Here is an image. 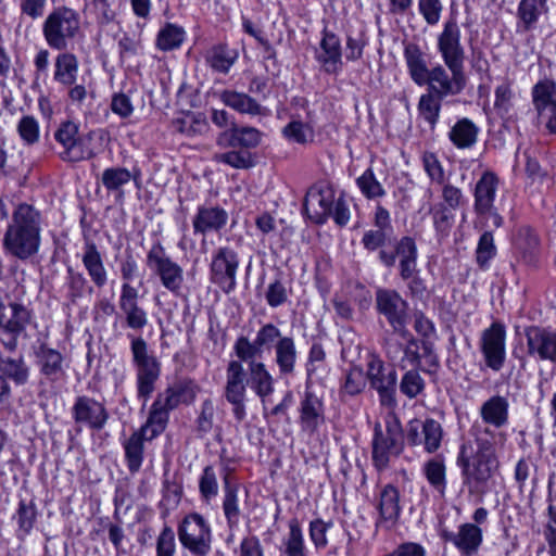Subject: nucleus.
<instances>
[{"mask_svg": "<svg viewBox=\"0 0 556 556\" xmlns=\"http://www.w3.org/2000/svg\"><path fill=\"white\" fill-rule=\"evenodd\" d=\"M506 419H477L462 438L456 465L460 468L463 485L470 494H483L489 481L500 468L494 430Z\"/></svg>", "mask_w": 556, "mask_h": 556, "instance_id": "f257e3e1", "label": "nucleus"}, {"mask_svg": "<svg viewBox=\"0 0 556 556\" xmlns=\"http://www.w3.org/2000/svg\"><path fill=\"white\" fill-rule=\"evenodd\" d=\"M41 215L33 205L18 204L3 237L5 250L18 260L34 256L40 247Z\"/></svg>", "mask_w": 556, "mask_h": 556, "instance_id": "f03ea898", "label": "nucleus"}, {"mask_svg": "<svg viewBox=\"0 0 556 556\" xmlns=\"http://www.w3.org/2000/svg\"><path fill=\"white\" fill-rule=\"evenodd\" d=\"M42 36L49 48L64 51L81 33L80 15L73 8L61 5L51 10L41 25Z\"/></svg>", "mask_w": 556, "mask_h": 556, "instance_id": "7ed1b4c3", "label": "nucleus"}, {"mask_svg": "<svg viewBox=\"0 0 556 556\" xmlns=\"http://www.w3.org/2000/svg\"><path fill=\"white\" fill-rule=\"evenodd\" d=\"M404 434L400 419H382L374 425L372 463L379 470H384L392 456L403 450Z\"/></svg>", "mask_w": 556, "mask_h": 556, "instance_id": "20e7f679", "label": "nucleus"}, {"mask_svg": "<svg viewBox=\"0 0 556 556\" xmlns=\"http://www.w3.org/2000/svg\"><path fill=\"white\" fill-rule=\"evenodd\" d=\"M130 338L132 364L136 367L137 391L140 397H148L161 376V363L151 354L146 340L141 337Z\"/></svg>", "mask_w": 556, "mask_h": 556, "instance_id": "39448f33", "label": "nucleus"}, {"mask_svg": "<svg viewBox=\"0 0 556 556\" xmlns=\"http://www.w3.org/2000/svg\"><path fill=\"white\" fill-rule=\"evenodd\" d=\"M180 544L192 555L205 556L212 548V530L208 521L198 513L184 517L177 529Z\"/></svg>", "mask_w": 556, "mask_h": 556, "instance_id": "423d86ee", "label": "nucleus"}, {"mask_svg": "<svg viewBox=\"0 0 556 556\" xmlns=\"http://www.w3.org/2000/svg\"><path fill=\"white\" fill-rule=\"evenodd\" d=\"M147 266L160 278L166 290L176 296L181 295L184 269L166 254L161 242L154 243L148 251Z\"/></svg>", "mask_w": 556, "mask_h": 556, "instance_id": "0eeeda50", "label": "nucleus"}, {"mask_svg": "<svg viewBox=\"0 0 556 556\" xmlns=\"http://www.w3.org/2000/svg\"><path fill=\"white\" fill-rule=\"evenodd\" d=\"M366 377L380 399L382 406L393 409L396 406L395 391L397 375L394 368L387 367L381 358L370 355Z\"/></svg>", "mask_w": 556, "mask_h": 556, "instance_id": "6e6552de", "label": "nucleus"}, {"mask_svg": "<svg viewBox=\"0 0 556 556\" xmlns=\"http://www.w3.org/2000/svg\"><path fill=\"white\" fill-rule=\"evenodd\" d=\"M437 65L427 74L425 85L428 86L427 92L439 98L445 99L459 94L466 86L464 67L456 65Z\"/></svg>", "mask_w": 556, "mask_h": 556, "instance_id": "1a4fd4ad", "label": "nucleus"}, {"mask_svg": "<svg viewBox=\"0 0 556 556\" xmlns=\"http://www.w3.org/2000/svg\"><path fill=\"white\" fill-rule=\"evenodd\" d=\"M239 255L230 247H219L212 256L210 265L211 281L225 293H230L237 286Z\"/></svg>", "mask_w": 556, "mask_h": 556, "instance_id": "9d476101", "label": "nucleus"}, {"mask_svg": "<svg viewBox=\"0 0 556 556\" xmlns=\"http://www.w3.org/2000/svg\"><path fill=\"white\" fill-rule=\"evenodd\" d=\"M437 49L445 65L464 67L466 52L462 43L460 27L454 15H450L443 23L437 37Z\"/></svg>", "mask_w": 556, "mask_h": 556, "instance_id": "9b49d317", "label": "nucleus"}, {"mask_svg": "<svg viewBox=\"0 0 556 556\" xmlns=\"http://www.w3.org/2000/svg\"><path fill=\"white\" fill-rule=\"evenodd\" d=\"M54 139L59 144L56 153L62 161L76 163L94 156L92 150L84 148L79 127L72 121L60 124L54 131Z\"/></svg>", "mask_w": 556, "mask_h": 556, "instance_id": "f8f14e48", "label": "nucleus"}, {"mask_svg": "<svg viewBox=\"0 0 556 556\" xmlns=\"http://www.w3.org/2000/svg\"><path fill=\"white\" fill-rule=\"evenodd\" d=\"M376 307L384 316L394 332L403 333L408 320V303L393 289L376 291Z\"/></svg>", "mask_w": 556, "mask_h": 556, "instance_id": "ddd939ff", "label": "nucleus"}, {"mask_svg": "<svg viewBox=\"0 0 556 556\" xmlns=\"http://www.w3.org/2000/svg\"><path fill=\"white\" fill-rule=\"evenodd\" d=\"M480 351L485 365L494 371H500L506 359V328L502 323L494 321L481 332Z\"/></svg>", "mask_w": 556, "mask_h": 556, "instance_id": "4468645a", "label": "nucleus"}, {"mask_svg": "<svg viewBox=\"0 0 556 556\" xmlns=\"http://www.w3.org/2000/svg\"><path fill=\"white\" fill-rule=\"evenodd\" d=\"M198 387L189 379H181L168 386L163 392L157 394L152 405L149 417L168 415L180 404L191 403L197 394Z\"/></svg>", "mask_w": 556, "mask_h": 556, "instance_id": "2eb2a0df", "label": "nucleus"}, {"mask_svg": "<svg viewBox=\"0 0 556 556\" xmlns=\"http://www.w3.org/2000/svg\"><path fill=\"white\" fill-rule=\"evenodd\" d=\"M334 190L327 182H317L306 192L303 208L307 217L315 224L321 225L332 214Z\"/></svg>", "mask_w": 556, "mask_h": 556, "instance_id": "dca6fc26", "label": "nucleus"}, {"mask_svg": "<svg viewBox=\"0 0 556 556\" xmlns=\"http://www.w3.org/2000/svg\"><path fill=\"white\" fill-rule=\"evenodd\" d=\"M532 101L540 123L551 134H556V84L549 79L536 83L532 88Z\"/></svg>", "mask_w": 556, "mask_h": 556, "instance_id": "f3484780", "label": "nucleus"}, {"mask_svg": "<svg viewBox=\"0 0 556 556\" xmlns=\"http://www.w3.org/2000/svg\"><path fill=\"white\" fill-rule=\"evenodd\" d=\"M443 430L435 419H410L406 429V439L412 445H424L427 453H434L441 446Z\"/></svg>", "mask_w": 556, "mask_h": 556, "instance_id": "a211bd4d", "label": "nucleus"}, {"mask_svg": "<svg viewBox=\"0 0 556 556\" xmlns=\"http://www.w3.org/2000/svg\"><path fill=\"white\" fill-rule=\"evenodd\" d=\"M247 382V371L241 362L230 361L226 369L225 396L237 417L244 414Z\"/></svg>", "mask_w": 556, "mask_h": 556, "instance_id": "6ab92c4d", "label": "nucleus"}, {"mask_svg": "<svg viewBox=\"0 0 556 556\" xmlns=\"http://www.w3.org/2000/svg\"><path fill=\"white\" fill-rule=\"evenodd\" d=\"M527 353L541 361L556 364V332L547 328L531 326L525 329Z\"/></svg>", "mask_w": 556, "mask_h": 556, "instance_id": "aec40b11", "label": "nucleus"}, {"mask_svg": "<svg viewBox=\"0 0 556 556\" xmlns=\"http://www.w3.org/2000/svg\"><path fill=\"white\" fill-rule=\"evenodd\" d=\"M441 538L452 543L463 556H475L483 543V530L478 525L464 522L456 532L442 530Z\"/></svg>", "mask_w": 556, "mask_h": 556, "instance_id": "412c9836", "label": "nucleus"}, {"mask_svg": "<svg viewBox=\"0 0 556 556\" xmlns=\"http://www.w3.org/2000/svg\"><path fill=\"white\" fill-rule=\"evenodd\" d=\"M263 134L255 127L237 126L231 123V128L220 132L216 139V143L223 149H240L250 150L261 144Z\"/></svg>", "mask_w": 556, "mask_h": 556, "instance_id": "4be33fe9", "label": "nucleus"}, {"mask_svg": "<svg viewBox=\"0 0 556 556\" xmlns=\"http://www.w3.org/2000/svg\"><path fill=\"white\" fill-rule=\"evenodd\" d=\"M228 223V213L219 205H200L192 218L194 235L218 232Z\"/></svg>", "mask_w": 556, "mask_h": 556, "instance_id": "5701e85b", "label": "nucleus"}, {"mask_svg": "<svg viewBox=\"0 0 556 556\" xmlns=\"http://www.w3.org/2000/svg\"><path fill=\"white\" fill-rule=\"evenodd\" d=\"M317 62L327 74H338L342 70V49L340 38L332 31L324 29Z\"/></svg>", "mask_w": 556, "mask_h": 556, "instance_id": "b1692460", "label": "nucleus"}, {"mask_svg": "<svg viewBox=\"0 0 556 556\" xmlns=\"http://www.w3.org/2000/svg\"><path fill=\"white\" fill-rule=\"evenodd\" d=\"M500 179L492 170H484L473 190V208L476 213L490 212L494 205Z\"/></svg>", "mask_w": 556, "mask_h": 556, "instance_id": "393cba45", "label": "nucleus"}, {"mask_svg": "<svg viewBox=\"0 0 556 556\" xmlns=\"http://www.w3.org/2000/svg\"><path fill=\"white\" fill-rule=\"evenodd\" d=\"M140 177V170L134 168L129 170L125 167L113 166L103 170L101 182L108 192L114 193L117 200H123L125 192L124 187L131 180L137 182Z\"/></svg>", "mask_w": 556, "mask_h": 556, "instance_id": "a878e982", "label": "nucleus"}, {"mask_svg": "<svg viewBox=\"0 0 556 556\" xmlns=\"http://www.w3.org/2000/svg\"><path fill=\"white\" fill-rule=\"evenodd\" d=\"M83 265L93 285L103 288L108 282V270L94 242H87L81 254Z\"/></svg>", "mask_w": 556, "mask_h": 556, "instance_id": "bb28decb", "label": "nucleus"}, {"mask_svg": "<svg viewBox=\"0 0 556 556\" xmlns=\"http://www.w3.org/2000/svg\"><path fill=\"white\" fill-rule=\"evenodd\" d=\"M298 352L294 339L285 336L274 349V362L280 377H290L295 372Z\"/></svg>", "mask_w": 556, "mask_h": 556, "instance_id": "cd10ccee", "label": "nucleus"}, {"mask_svg": "<svg viewBox=\"0 0 556 556\" xmlns=\"http://www.w3.org/2000/svg\"><path fill=\"white\" fill-rule=\"evenodd\" d=\"M404 59L412 80L418 85L424 86L427 74L430 72L428 68L426 54L415 42L404 43Z\"/></svg>", "mask_w": 556, "mask_h": 556, "instance_id": "c85d7f7f", "label": "nucleus"}, {"mask_svg": "<svg viewBox=\"0 0 556 556\" xmlns=\"http://www.w3.org/2000/svg\"><path fill=\"white\" fill-rule=\"evenodd\" d=\"M204 60L212 71L226 75L238 60V52L225 43H217L205 51Z\"/></svg>", "mask_w": 556, "mask_h": 556, "instance_id": "c756f323", "label": "nucleus"}, {"mask_svg": "<svg viewBox=\"0 0 556 556\" xmlns=\"http://www.w3.org/2000/svg\"><path fill=\"white\" fill-rule=\"evenodd\" d=\"M396 255L400 258L399 269L403 280H407L417 270L418 250L412 237H402L395 244Z\"/></svg>", "mask_w": 556, "mask_h": 556, "instance_id": "7c9ffc66", "label": "nucleus"}, {"mask_svg": "<svg viewBox=\"0 0 556 556\" xmlns=\"http://www.w3.org/2000/svg\"><path fill=\"white\" fill-rule=\"evenodd\" d=\"M53 79L63 86H73L78 75V59L74 53L65 50L54 59Z\"/></svg>", "mask_w": 556, "mask_h": 556, "instance_id": "2f4dec72", "label": "nucleus"}, {"mask_svg": "<svg viewBox=\"0 0 556 556\" xmlns=\"http://www.w3.org/2000/svg\"><path fill=\"white\" fill-rule=\"evenodd\" d=\"M479 128L469 118L458 119L448 132V139L457 149H470L478 140Z\"/></svg>", "mask_w": 556, "mask_h": 556, "instance_id": "473e14b6", "label": "nucleus"}, {"mask_svg": "<svg viewBox=\"0 0 556 556\" xmlns=\"http://www.w3.org/2000/svg\"><path fill=\"white\" fill-rule=\"evenodd\" d=\"M421 471L430 486L440 495H444L447 486L445 458L435 456L426 460Z\"/></svg>", "mask_w": 556, "mask_h": 556, "instance_id": "72a5a7b5", "label": "nucleus"}, {"mask_svg": "<svg viewBox=\"0 0 556 556\" xmlns=\"http://www.w3.org/2000/svg\"><path fill=\"white\" fill-rule=\"evenodd\" d=\"M220 100L225 105L242 114L252 116L264 114V108L247 93L224 90L220 93Z\"/></svg>", "mask_w": 556, "mask_h": 556, "instance_id": "f704fd0d", "label": "nucleus"}, {"mask_svg": "<svg viewBox=\"0 0 556 556\" xmlns=\"http://www.w3.org/2000/svg\"><path fill=\"white\" fill-rule=\"evenodd\" d=\"M546 9V1L542 0H520L517 8V17L519 20L517 27L518 31L532 30L540 15Z\"/></svg>", "mask_w": 556, "mask_h": 556, "instance_id": "c9c22d12", "label": "nucleus"}, {"mask_svg": "<svg viewBox=\"0 0 556 556\" xmlns=\"http://www.w3.org/2000/svg\"><path fill=\"white\" fill-rule=\"evenodd\" d=\"M378 510L380 515L379 521L394 522L400 517V493L394 485L387 484L381 490L378 503Z\"/></svg>", "mask_w": 556, "mask_h": 556, "instance_id": "e433bc0d", "label": "nucleus"}, {"mask_svg": "<svg viewBox=\"0 0 556 556\" xmlns=\"http://www.w3.org/2000/svg\"><path fill=\"white\" fill-rule=\"evenodd\" d=\"M36 357L40 371L49 379L54 380L62 374L63 356L59 351L40 344L36 351Z\"/></svg>", "mask_w": 556, "mask_h": 556, "instance_id": "4c0bfd02", "label": "nucleus"}, {"mask_svg": "<svg viewBox=\"0 0 556 556\" xmlns=\"http://www.w3.org/2000/svg\"><path fill=\"white\" fill-rule=\"evenodd\" d=\"M223 510L228 527L230 529L237 527L239 525L241 515L238 498V488L230 484L228 476L224 477Z\"/></svg>", "mask_w": 556, "mask_h": 556, "instance_id": "58836bf2", "label": "nucleus"}, {"mask_svg": "<svg viewBox=\"0 0 556 556\" xmlns=\"http://www.w3.org/2000/svg\"><path fill=\"white\" fill-rule=\"evenodd\" d=\"M250 379L252 388L261 397L273 392V377L262 362L251 361L249 363Z\"/></svg>", "mask_w": 556, "mask_h": 556, "instance_id": "ea45409f", "label": "nucleus"}, {"mask_svg": "<svg viewBox=\"0 0 556 556\" xmlns=\"http://www.w3.org/2000/svg\"><path fill=\"white\" fill-rule=\"evenodd\" d=\"M443 100L429 92L421 94L419 98L417 105L419 116L429 125L431 130L435 128L439 122Z\"/></svg>", "mask_w": 556, "mask_h": 556, "instance_id": "a19ab883", "label": "nucleus"}, {"mask_svg": "<svg viewBox=\"0 0 556 556\" xmlns=\"http://www.w3.org/2000/svg\"><path fill=\"white\" fill-rule=\"evenodd\" d=\"M214 161L237 169H248L254 166L255 162L251 152L247 150L232 149L227 152L216 153Z\"/></svg>", "mask_w": 556, "mask_h": 556, "instance_id": "79ce46f5", "label": "nucleus"}, {"mask_svg": "<svg viewBox=\"0 0 556 556\" xmlns=\"http://www.w3.org/2000/svg\"><path fill=\"white\" fill-rule=\"evenodd\" d=\"M433 227L439 239L448 237L454 225V214L443 203H438L430 208Z\"/></svg>", "mask_w": 556, "mask_h": 556, "instance_id": "37998d69", "label": "nucleus"}, {"mask_svg": "<svg viewBox=\"0 0 556 556\" xmlns=\"http://www.w3.org/2000/svg\"><path fill=\"white\" fill-rule=\"evenodd\" d=\"M287 556H306L303 532L298 519L289 521V533L283 539Z\"/></svg>", "mask_w": 556, "mask_h": 556, "instance_id": "c03bdc74", "label": "nucleus"}, {"mask_svg": "<svg viewBox=\"0 0 556 556\" xmlns=\"http://www.w3.org/2000/svg\"><path fill=\"white\" fill-rule=\"evenodd\" d=\"M185 30L174 24H166L157 34L156 47L162 51H170L181 46Z\"/></svg>", "mask_w": 556, "mask_h": 556, "instance_id": "a18cd8bd", "label": "nucleus"}, {"mask_svg": "<svg viewBox=\"0 0 556 556\" xmlns=\"http://www.w3.org/2000/svg\"><path fill=\"white\" fill-rule=\"evenodd\" d=\"M283 137L298 144H307L314 140V130L301 121H291L282 128Z\"/></svg>", "mask_w": 556, "mask_h": 556, "instance_id": "49530a36", "label": "nucleus"}, {"mask_svg": "<svg viewBox=\"0 0 556 556\" xmlns=\"http://www.w3.org/2000/svg\"><path fill=\"white\" fill-rule=\"evenodd\" d=\"M356 185L362 194L368 200H375L386 195L383 186L378 181L371 168H367L356 179Z\"/></svg>", "mask_w": 556, "mask_h": 556, "instance_id": "de8ad7c7", "label": "nucleus"}, {"mask_svg": "<svg viewBox=\"0 0 556 556\" xmlns=\"http://www.w3.org/2000/svg\"><path fill=\"white\" fill-rule=\"evenodd\" d=\"M9 333L21 334L25 331L27 325L31 319V312L23 304L18 302H11V308H9Z\"/></svg>", "mask_w": 556, "mask_h": 556, "instance_id": "09e8293b", "label": "nucleus"}, {"mask_svg": "<svg viewBox=\"0 0 556 556\" xmlns=\"http://www.w3.org/2000/svg\"><path fill=\"white\" fill-rule=\"evenodd\" d=\"M67 288V298L71 302H76L77 299L81 298L88 290L92 292V287L88 285L87 278L83 273L74 270L72 267L67 268V276L65 281Z\"/></svg>", "mask_w": 556, "mask_h": 556, "instance_id": "8fccbe9b", "label": "nucleus"}, {"mask_svg": "<svg viewBox=\"0 0 556 556\" xmlns=\"http://www.w3.org/2000/svg\"><path fill=\"white\" fill-rule=\"evenodd\" d=\"M124 450L129 471L138 472L143 462V443L138 440L137 435L131 434L124 443Z\"/></svg>", "mask_w": 556, "mask_h": 556, "instance_id": "3c124183", "label": "nucleus"}, {"mask_svg": "<svg viewBox=\"0 0 556 556\" xmlns=\"http://www.w3.org/2000/svg\"><path fill=\"white\" fill-rule=\"evenodd\" d=\"M37 517V510L34 503H26L21 501L18 504V509L14 516L18 525L20 535L26 536L30 533L34 528L35 521Z\"/></svg>", "mask_w": 556, "mask_h": 556, "instance_id": "603ef678", "label": "nucleus"}, {"mask_svg": "<svg viewBox=\"0 0 556 556\" xmlns=\"http://www.w3.org/2000/svg\"><path fill=\"white\" fill-rule=\"evenodd\" d=\"M496 254V247L491 231H484L479 239L476 250V261L481 268H486Z\"/></svg>", "mask_w": 556, "mask_h": 556, "instance_id": "864d4df0", "label": "nucleus"}, {"mask_svg": "<svg viewBox=\"0 0 556 556\" xmlns=\"http://www.w3.org/2000/svg\"><path fill=\"white\" fill-rule=\"evenodd\" d=\"M280 329L271 324H264L255 336L256 345L260 348L261 352L264 350L275 349L277 342L283 338Z\"/></svg>", "mask_w": 556, "mask_h": 556, "instance_id": "5fc2aeb1", "label": "nucleus"}, {"mask_svg": "<svg viewBox=\"0 0 556 556\" xmlns=\"http://www.w3.org/2000/svg\"><path fill=\"white\" fill-rule=\"evenodd\" d=\"M425 389V380L416 369L407 370L401 379L400 391L409 399L419 395Z\"/></svg>", "mask_w": 556, "mask_h": 556, "instance_id": "6e6d98bb", "label": "nucleus"}, {"mask_svg": "<svg viewBox=\"0 0 556 556\" xmlns=\"http://www.w3.org/2000/svg\"><path fill=\"white\" fill-rule=\"evenodd\" d=\"M17 132L22 141L27 146H33L39 140V123L30 115L23 116L17 123Z\"/></svg>", "mask_w": 556, "mask_h": 556, "instance_id": "4d7b16f0", "label": "nucleus"}, {"mask_svg": "<svg viewBox=\"0 0 556 556\" xmlns=\"http://www.w3.org/2000/svg\"><path fill=\"white\" fill-rule=\"evenodd\" d=\"M443 10L441 0H418V12L429 26H434L440 22Z\"/></svg>", "mask_w": 556, "mask_h": 556, "instance_id": "13d9d810", "label": "nucleus"}, {"mask_svg": "<svg viewBox=\"0 0 556 556\" xmlns=\"http://www.w3.org/2000/svg\"><path fill=\"white\" fill-rule=\"evenodd\" d=\"M75 417H105L102 403L88 397L80 396L74 405Z\"/></svg>", "mask_w": 556, "mask_h": 556, "instance_id": "bf43d9fd", "label": "nucleus"}, {"mask_svg": "<svg viewBox=\"0 0 556 556\" xmlns=\"http://www.w3.org/2000/svg\"><path fill=\"white\" fill-rule=\"evenodd\" d=\"M176 551L175 532L169 526H164L156 539L155 556H176Z\"/></svg>", "mask_w": 556, "mask_h": 556, "instance_id": "052dcab7", "label": "nucleus"}, {"mask_svg": "<svg viewBox=\"0 0 556 556\" xmlns=\"http://www.w3.org/2000/svg\"><path fill=\"white\" fill-rule=\"evenodd\" d=\"M87 7L91 10L97 23L101 26L109 25L116 17V12L109 0H90Z\"/></svg>", "mask_w": 556, "mask_h": 556, "instance_id": "680f3d73", "label": "nucleus"}, {"mask_svg": "<svg viewBox=\"0 0 556 556\" xmlns=\"http://www.w3.org/2000/svg\"><path fill=\"white\" fill-rule=\"evenodd\" d=\"M495 101L494 109L498 114L505 115L508 114L510 109L513 108V99L514 92L511 89V85L508 81H504L495 88Z\"/></svg>", "mask_w": 556, "mask_h": 556, "instance_id": "e2e57ef3", "label": "nucleus"}, {"mask_svg": "<svg viewBox=\"0 0 556 556\" xmlns=\"http://www.w3.org/2000/svg\"><path fill=\"white\" fill-rule=\"evenodd\" d=\"M199 489L205 501H211L218 494V482L212 466H206L200 478Z\"/></svg>", "mask_w": 556, "mask_h": 556, "instance_id": "0e129e2a", "label": "nucleus"}, {"mask_svg": "<svg viewBox=\"0 0 556 556\" xmlns=\"http://www.w3.org/2000/svg\"><path fill=\"white\" fill-rule=\"evenodd\" d=\"M121 311L125 315V320L128 328L132 330H141L147 326V312L140 307L139 304L122 307Z\"/></svg>", "mask_w": 556, "mask_h": 556, "instance_id": "69168bd1", "label": "nucleus"}, {"mask_svg": "<svg viewBox=\"0 0 556 556\" xmlns=\"http://www.w3.org/2000/svg\"><path fill=\"white\" fill-rule=\"evenodd\" d=\"M539 245V239L532 229L522 227L518 230L516 238L517 249L523 253L525 256L532 255Z\"/></svg>", "mask_w": 556, "mask_h": 556, "instance_id": "338daca9", "label": "nucleus"}, {"mask_svg": "<svg viewBox=\"0 0 556 556\" xmlns=\"http://www.w3.org/2000/svg\"><path fill=\"white\" fill-rule=\"evenodd\" d=\"M366 384V378L361 367H352L344 380L343 389L348 394L355 395L363 391Z\"/></svg>", "mask_w": 556, "mask_h": 556, "instance_id": "774afa93", "label": "nucleus"}]
</instances>
